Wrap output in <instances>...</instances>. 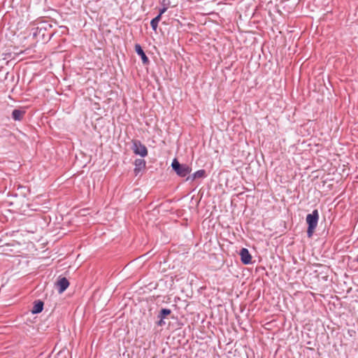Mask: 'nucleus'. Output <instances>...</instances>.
<instances>
[{"label":"nucleus","instance_id":"nucleus-4","mask_svg":"<svg viewBox=\"0 0 358 358\" xmlns=\"http://www.w3.org/2000/svg\"><path fill=\"white\" fill-rule=\"evenodd\" d=\"M241 260L243 264H250L252 262V256L246 248H242L240 251Z\"/></svg>","mask_w":358,"mask_h":358},{"label":"nucleus","instance_id":"nucleus-7","mask_svg":"<svg viewBox=\"0 0 358 358\" xmlns=\"http://www.w3.org/2000/svg\"><path fill=\"white\" fill-rule=\"evenodd\" d=\"M135 51L139 56H141L142 62L144 64H146L149 62L148 57L145 55L144 51L139 44L135 45Z\"/></svg>","mask_w":358,"mask_h":358},{"label":"nucleus","instance_id":"nucleus-2","mask_svg":"<svg viewBox=\"0 0 358 358\" xmlns=\"http://www.w3.org/2000/svg\"><path fill=\"white\" fill-rule=\"evenodd\" d=\"M171 166L177 175L180 177H185L192 171V168L189 165L180 164L177 159L173 160Z\"/></svg>","mask_w":358,"mask_h":358},{"label":"nucleus","instance_id":"nucleus-10","mask_svg":"<svg viewBox=\"0 0 358 358\" xmlns=\"http://www.w3.org/2000/svg\"><path fill=\"white\" fill-rule=\"evenodd\" d=\"M205 173H206V172L204 170H199V171H196L192 175V176L187 177V180H194L196 178H203L205 176Z\"/></svg>","mask_w":358,"mask_h":358},{"label":"nucleus","instance_id":"nucleus-3","mask_svg":"<svg viewBox=\"0 0 358 358\" xmlns=\"http://www.w3.org/2000/svg\"><path fill=\"white\" fill-rule=\"evenodd\" d=\"M132 149L136 155H140L142 157H145L148 155L147 148L140 141H134Z\"/></svg>","mask_w":358,"mask_h":358},{"label":"nucleus","instance_id":"nucleus-15","mask_svg":"<svg viewBox=\"0 0 358 358\" xmlns=\"http://www.w3.org/2000/svg\"><path fill=\"white\" fill-rule=\"evenodd\" d=\"M357 262H358V258H357Z\"/></svg>","mask_w":358,"mask_h":358},{"label":"nucleus","instance_id":"nucleus-6","mask_svg":"<svg viewBox=\"0 0 358 358\" xmlns=\"http://www.w3.org/2000/svg\"><path fill=\"white\" fill-rule=\"evenodd\" d=\"M135 169L134 173L136 175H138L140 171L143 170L145 168V161L142 159H137L134 162Z\"/></svg>","mask_w":358,"mask_h":358},{"label":"nucleus","instance_id":"nucleus-5","mask_svg":"<svg viewBox=\"0 0 358 358\" xmlns=\"http://www.w3.org/2000/svg\"><path fill=\"white\" fill-rule=\"evenodd\" d=\"M58 292L59 294L63 293L69 287V282L66 278H61L57 282Z\"/></svg>","mask_w":358,"mask_h":358},{"label":"nucleus","instance_id":"nucleus-12","mask_svg":"<svg viewBox=\"0 0 358 358\" xmlns=\"http://www.w3.org/2000/svg\"><path fill=\"white\" fill-rule=\"evenodd\" d=\"M171 314V310L169 309H166V308H163L162 309V310L160 311V317L161 318H164L166 317V316L169 315Z\"/></svg>","mask_w":358,"mask_h":358},{"label":"nucleus","instance_id":"nucleus-13","mask_svg":"<svg viewBox=\"0 0 358 358\" xmlns=\"http://www.w3.org/2000/svg\"><path fill=\"white\" fill-rule=\"evenodd\" d=\"M166 0H163V3L165 4ZM167 6H164L162 9L159 10V15H160V18L162 17V15L164 14L167 10Z\"/></svg>","mask_w":358,"mask_h":358},{"label":"nucleus","instance_id":"nucleus-9","mask_svg":"<svg viewBox=\"0 0 358 358\" xmlns=\"http://www.w3.org/2000/svg\"><path fill=\"white\" fill-rule=\"evenodd\" d=\"M24 114V111L15 109L12 113V117L15 120H21L23 118Z\"/></svg>","mask_w":358,"mask_h":358},{"label":"nucleus","instance_id":"nucleus-14","mask_svg":"<svg viewBox=\"0 0 358 358\" xmlns=\"http://www.w3.org/2000/svg\"><path fill=\"white\" fill-rule=\"evenodd\" d=\"M164 324V321H163V318H161L160 321L159 322L158 324L159 326H162Z\"/></svg>","mask_w":358,"mask_h":358},{"label":"nucleus","instance_id":"nucleus-11","mask_svg":"<svg viewBox=\"0 0 358 358\" xmlns=\"http://www.w3.org/2000/svg\"><path fill=\"white\" fill-rule=\"evenodd\" d=\"M160 15L153 18L150 22V25L154 31H156L158 27V23L160 21Z\"/></svg>","mask_w":358,"mask_h":358},{"label":"nucleus","instance_id":"nucleus-1","mask_svg":"<svg viewBox=\"0 0 358 358\" xmlns=\"http://www.w3.org/2000/svg\"><path fill=\"white\" fill-rule=\"evenodd\" d=\"M319 219V213L317 210H314L311 214L306 216V222L308 224L307 234L308 237H311L317 225Z\"/></svg>","mask_w":358,"mask_h":358},{"label":"nucleus","instance_id":"nucleus-8","mask_svg":"<svg viewBox=\"0 0 358 358\" xmlns=\"http://www.w3.org/2000/svg\"><path fill=\"white\" fill-rule=\"evenodd\" d=\"M43 303L41 301H37L34 303L31 313L33 314L39 313L43 310Z\"/></svg>","mask_w":358,"mask_h":358}]
</instances>
